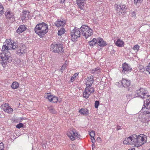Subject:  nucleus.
I'll use <instances>...</instances> for the list:
<instances>
[{
	"mask_svg": "<svg viewBox=\"0 0 150 150\" xmlns=\"http://www.w3.org/2000/svg\"><path fill=\"white\" fill-rule=\"evenodd\" d=\"M128 150H132L131 149H129Z\"/></svg>",
	"mask_w": 150,
	"mask_h": 150,
	"instance_id": "obj_64",
	"label": "nucleus"
},
{
	"mask_svg": "<svg viewBox=\"0 0 150 150\" xmlns=\"http://www.w3.org/2000/svg\"><path fill=\"white\" fill-rule=\"evenodd\" d=\"M79 73H75L71 78V82H73L74 80V79L78 75Z\"/></svg>",
	"mask_w": 150,
	"mask_h": 150,
	"instance_id": "obj_37",
	"label": "nucleus"
},
{
	"mask_svg": "<svg viewBox=\"0 0 150 150\" xmlns=\"http://www.w3.org/2000/svg\"><path fill=\"white\" fill-rule=\"evenodd\" d=\"M126 97L127 99L129 100L135 97L134 96H133L132 94H127L126 95Z\"/></svg>",
	"mask_w": 150,
	"mask_h": 150,
	"instance_id": "obj_38",
	"label": "nucleus"
},
{
	"mask_svg": "<svg viewBox=\"0 0 150 150\" xmlns=\"http://www.w3.org/2000/svg\"><path fill=\"white\" fill-rule=\"evenodd\" d=\"M129 144L139 147L142 145L146 142L147 137L142 134L139 136L134 134L132 136L127 138Z\"/></svg>",
	"mask_w": 150,
	"mask_h": 150,
	"instance_id": "obj_1",
	"label": "nucleus"
},
{
	"mask_svg": "<svg viewBox=\"0 0 150 150\" xmlns=\"http://www.w3.org/2000/svg\"><path fill=\"white\" fill-rule=\"evenodd\" d=\"M4 57V54L3 52H2V53H0V58L2 59Z\"/></svg>",
	"mask_w": 150,
	"mask_h": 150,
	"instance_id": "obj_50",
	"label": "nucleus"
},
{
	"mask_svg": "<svg viewBox=\"0 0 150 150\" xmlns=\"http://www.w3.org/2000/svg\"><path fill=\"white\" fill-rule=\"evenodd\" d=\"M48 109L51 113L54 114L56 112L55 110L52 106L48 107Z\"/></svg>",
	"mask_w": 150,
	"mask_h": 150,
	"instance_id": "obj_35",
	"label": "nucleus"
},
{
	"mask_svg": "<svg viewBox=\"0 0 150 150\" xmlns=\"http://www.w3.org/2000/svg\"><path fill=\"white\" fill-rule=\"evenodd\" d=\"M23 124L22 123H19L16 125V127L18 129H20L23 127Z\"/></svg>",
	"mask_w": 150,
	"mask_h": 150,
	"instance_id": "obj_41",
	"label": "nucleus"
},
{
	"mask_svg": "<svg viewBox=\"0 0 150 150\" xmlns=\"http://www.w3.org/2000/svg\"><path fill=\"white\" fill-rule=\"evenodd\" d=\"M136 93L138 96L142 99H146V102L144 101V105L145 106V104H146V109L147 110L148 108H150V95H148L147 91L143 88H140L136 91Z\"/></svg>",
	"mask_w": 150,
	"mask_h": 150,
	"instance_id": "obj_3",
	"label": "nucleus"
},
{
	"mask_svg": "<svg viewBox=\"0 0 150 150\" xmlns=\"http://www.w3.org/2000/svg\"><path fill=\"white\" fill-rule=\"evenodd\" d=\"M91 94V93H90L87 91H86V89L85 88L83 92V97L86 98H88Z\"/></svg>",
	"mask_w": 150,
	"mask_h": 150,
	"instance_id": "obj_30",
	"label": "nucleus"
},
{
	"mask_svg": "<svg viewBox=\"0 0 150 150\" xmlns=\"http://www.w3.org/2000/svg\"><path fill=\"white\" fill-rule=\"evenodd\" d=\"M4 145L3 143H0V150H4Z\"/></svg>",
	"mask_w": 150,
	"mask_h": 150,
	"instance_id": "obj_48",
	"label": "nucleus"
},
{
	"mask_svg": "<svg viewBox=\"0 0 150 150\" xmlns=\"http://www.w3.org/2000/svg\"><path fill=\"white\" fill-rule=\"evenodd\" d=\"M18 47V43L17 41L15 42L12 40L11 39H7L6 41L4 43V45L2 47Z\"/></svg>",
	"mask_w": 150,
	"mask_h": 150,
	"instance_id": "obj_8",
	"label": "nucleus"
},
{
	"mask_svg": "<svg viewBox=\"0 0 150 150\" xmlns=\"http://www.w3.org/2000/svg\"><path fill=\"white\" fill-rule=\"evenodd\" d=\"M50 50L54 53H62L64 52L63 47H50Z\"/></svg>",
	"mask_w": 150,
	"mask_h": 150,
	"instance_id": "obj_21",
	"label": "nucleus"
},
{
	"mask_svg": "<svg viewBox=\"0 0 150 150\" xmlns=\"http://www.w3.org/2000/svg\"><path fill=\"white\" fill-rule=\"evenodd\" d=\"M99 105V101H96L95 103V107L96 108H98Z\"/></svg>",
	"mask_w": 150,
	"mask_h": 150,
	"instance_id": "obj_46",
	"label": "nucleus"
},
{
	"mask_svg": "<svg viewBox=\"0 0 150 150\" xmlns=\"http://www.w3.org/2000/svg\"><path fill=\"white\" fill-rule=\"evenodd\" d=\"M66 67V64H63L60 69L61 71V72H63V71L65 69Z\"/></svg>",
	"mask_w": 150,
	"mask_h": 150,
	"instance_id": "obj_43",
	"label": "nucleus"
},
{
	"mask_svg": "<svg viewBox=\"0 0 150 150\" xmlns=\"http://www.w3.org/2000/svg\"><path fill=\"white\" fill-rule=\"evenodd\" d=\"M89 134L91 137V138L94 137L95 136V132L94 131H92L91 132H90Z\"/></svg>",
	"mask_w": 150,
	"mask_h": 150,
	"instance_id": "obj_42",
	"label": "nucleus"
},
{
	"mask_svg": "<svg viewBox=\"0 0 150 150\" xmlns=\"http://www.w3.org/2000/svg\"><path fill=\"white\" fill-rule=\"evenodd\" d=\"M66 23V21L63 19H58L57 21L54 23L55 25L57 27L61 26H63Z\"/></svg>",
	"mask_w": 150,
	"mask_h": 150,
	"instance_id": "obj_16",
	"label": "nucleus"
},
{
	"mask_svg": "<svg viewBox=\"0 0 150 150\" xmlns=\"http://www.w3.org/2000/svg\"><path fill=\"white\" fill-rule=\"evenodd\" d=\"M53 96L49 95V94H48L46 98L49 100L50 101V102H52V98L53 97Z\"/></svg>",
	"mask_w": 150,
	"mask_h": 150,
	"instance_id": "obj_40",
	"label": "nucleus"
},
{
	"mask_svg": "<svg viewBox=\"0 0 150 150\" xmlns=\"http://www.w3.org/2000/svg\"><path fill=\"white\" fill-rule=\"evenodd\" d=\"M136 11H134L131 13V16L132 17L135 18L136 17Z\"/></svg>",
	"mask_w": 150,
	"mask_h": 150,
	"instance_id": "obj_45",
	"label": "nucleus"
},
{
	"mask_svg": "<svg viewBox=\"0 0 150 150\" xmlns=\"http://www.w3.org/2000/svg\"><path fill=\"white\" fill-rule=\"evenodd\" d=\"M146 71L149 72L150 74V62L148 66L146 67Z\"/></svg>",
	"mask_w": 150,
	"mask_h": 150,
	"instance_id": "obj_44",
	"label": "nucleus"
},
{
	"mask_svg": "<svg viewBox=\"0 0 150 150\" xmlns=\"http://www.w3.org/2000/svg\"><path fill=\"white\" fill-rule=\"evenodd\" d=\"M65 29L64 28H61L59 30H58V35L60 36L61 35L65 33Z\"/></svg>",
	"mask_w": 150,
	"mask_h": 150,
	"instance_id": "obj_34",
	"label": "nucleus"
},
{
	"mask_svg": "<svg viewBox=\"0 0 150 150\" xmlns=\"http://www.w3.org/2000/svg\"><path fill=\"white\" fill-rule=\"evenodd\" d=\"M80 29L82 34L86 38H88L93 34L92 29L87 25H82Z\"/></svg>",
	"mask_w": 150,
	"mask_h": 150,
	"instance_id": "obj_4",
	"label": "nucleus"
},
{
	"mask_svg": "<svg viewBox=\"0 0 150 150\" xmlns=\"http://www.w3.org/2000/svg\"><path fill=\"white\" fill-rule=\"evenodd\" d=\"M130 83V80L123 78L121 81H119L118 83H116V84L117 85L118 84L121 83V86L127 88L129 86Z\"/></svg>",
	"mask_w": 150,
	"mask_h": 150,
	"instance_id": "obj_10",
	"label": "nucleus"
},
{
	"mask_svg": "<svg viewBox=\"0 0 150 150\" xmlns=\"http://www.w3.org/2000/svg\"><path fill=\"white\" fill-rule=\"evenodd\" d=\"M5 15L7 19H12L13 18L14 13L10 10L8 9L5 12Z\"/></svg>",
	"mask_w": 150,
	"mask_h": 150,
	"instance_id": "obj_14",
	"label": "nucleus"
},
{
	"mask_svg": "<svg viewBox=\"0 0 150 150\" xmlns=\"http://www.w3.org/2000/svg\"><path fill=\"white\" fill-rule=\"evenodd\" d=\"M14 61H15L14 63L17 64H19L21 62L20 59H19L17 58H16V59H14Z\"/></svg>",
	"mask_w": 150,
	"mask_h": 150,
	"instance_id": "obj_49",
	"label": "nucleus"
},
{
	"mask_svg": "<svg viewBox=\"0 0 150 150\" xmlns=\"http://www.w3.org/2000/svg\"><path fill=\"white\" fill-rule=\"evenodd\" d=\"M115 44L117 46L122 47L124 46V42L121 40L118 39L115 43Z\"/></svg>",
	"mask_w": 150,
	"mask_h": 150,
	"instance_id": "obj_26",
	"label": "nucleus"
},
{
	"mask_svg": "<svg viewBox=\"0 0 150 150\" xmlns=\"http://www.w3.org/2000/svg\"><path fill=\"white\" fill-rule=\"evenodd\" d=\"M68 136L72 141L74 140L75 139V137L74 136L79 139L81 138L80 135L73 128L71 129L69 133L68 134Z\"/></svg>",
	"mask_w": 150,
	"mask_h": 150,
	"instance_id": "obj_6",
	"label": "nucleus"
},
{
	"mask_svg": "<svg viewBox=\"0 0 150 150\" xmlns=\"http://www.w3.org/2000/svg\"><path fill=\"white\" fill-rule=\"evenodd\" d=\"M31 17L30 13L28 11H24L21 16V18L23 21V20H27Z\"/></svg>",
	"mask_w": 150,
	"mask_h": 150,
	"instance_id": "obj_11",
	"label": "nucleus"
},
{
	"mask_svg": "<svg viewBox=\"0 0 150 150\" xmlns=\"http://www.w3.org/2000/svg\"><path fill=\"white\" fill-rule=\"evenodd\" d=\"M66 61L65 62V64H66Z\"/></svg>",
	"mask_w": 150,
	"mask_h": 150,
	"instance_id": "obj_63",
	"label": "nucleus"
},
{
	"mask_svg": "<svg viewBox=\"0 0 150 150\" xmlns=\"http://www.w3.org/2000/svg\"><path fill=\"white\" fill-rule=\"evenodd\" d=\"M27 29V27L24 25H20L16 30V33L18 34L22 33Z\"/></svg>",
	"mask_w": 150,
	"mask_h": 150,
	"instance_id": "obj_20",
	"label": "nucleus"
},
{
	"mask_svg": "<svg viewBox=\"0 0 150 150\" xmlns=\"http://www.w3.org/2000/svg\"><path fill=\"white\" fill-rule=\"evenodd\" d=\"M65 0H61V2L62 3H64V2L65 1Z\"/></svg>",
	"mask_w": 150,
	"mask_h": 150,
	"instance_id": "obj_58",
	"label": "nucleus"
},
{
	"mask_svg": "<svg viewBox=\"0 0 150 150\" xmlns=\"http://www.w3.org/2000/svg\"><path fill=\"white\" fill-rule=\"evenodd\" d=\"M58 100V99L57 98L56 96H53L52 102L54 103H57Z\"/></svg>",
	"mask_w": 150,
	"mask_h": 150,
	"instance_id": "obj_39",
	"label": "nucleus"
},
{
	"mask_svg": "<svg viewBox=\"0 0 150 150\" xmlns=\"http://www.w3.org/2000/svg\"><path fill=\"white\" fill-rule=\"evenodd\" d=\"M85 88L86 89V91H87L91 94L93 93L95 91L94 88L91 87V86H86Z\"/></svg>",
	"mask_w": 150,
	"mask_h": 150,
	"instance_id": "obj_31",
	"label": "nucleus"
},
{
	"mask_svg": "<svg viewBox=\"0 0 150 150\" xmlns=\"http://www.w3.org/2000/svg\"><path fill=\"white\" fill-rule=\"evenodd\" d=\"M12 60V58L10 55H7L3 57L1 63L2 64H7V63L11 62Z\"/></svg>",
	"mask_w": 150,
	"mask_h": 150,
	"instance_id": "obj_12",
	"label": "nucleus"
},
{
	"mask_svg": "<svg viewBox=\"0 0 150 150\" xmlns=\"http://www.w3.org/2000/svg\"><path fill=\"white\" fill-rule=\"evenodd\" d=\"M97 44L100 47H104L107 45V43L104 41L102 38H97Z\"/></svg>",
	"mask_w": 150,
	"mask_h": 150,
	"instance_id": "obj_15",
	"label": "nucleus"
},
{
	"mask_svg": "<svg viewBox=\"0 0 150 150\" xmlns=\"http://www.w3.org/2000/svg\"><path fill=\"white\" fill-rule=\"evenodd\" d=\"M17 54L19 55H21L22 54L25 53L26 52L25 47H17Z\"/></svg>",
	"mask_w": 150,
	"mask_h": 150,
	"instance_id": "obj_23",
	"label": "nucleus"
},
{
	"mask_svg": "<svg viewBox=\"0 0 150 150\" xmlns=\"http://www.w3.org/2000/svg\"><path fill=\"white\" fill-rule=\"evenodd\" d=\"M63 45L62 43H59L54 42L51 45V47H63Z\"/></svg>",
	"mask_w": 150,
	"mask_h": 150,
	"instance_id": "obj_33",
	"label": "nucleus"
},
{
	"mask_svg": "<svg viewBox=\"0 0 150 150\" xmlns=\"http://www.w3.org/2000/svg\"><path fill=\"white\" fill-rule=\"evenodd\" d=\"M81 33L80 29L76 27H75L71 32L72 40L74 42L76 41L77 38L80 37Z\"/></svg>",
	"mask_w": 150,
	"mask_h": 150,
	"instance_id": "obj_5",
	"label": "nucleus"
},
{
	"mask_svg": "<svg viewBox=\"0 0 150 150\" xmlns=\"http://www.w3.org/2000/svg\"><path fill=\"white\" fill-rule=\"evenodd\" d=\"M139 68L140 70H142V71H144L145 70L144 67L142 65H140L139 66Z\"/></svg>",
	"mask_w": 150,
	"mask_h": 150,
	"instance_id": "obj_51",
	"label": "nucleus"
},
{
	"mask_svg": "<svg viewBox=\"0 0 150 150\" xmlns=\"http://www.w3.org/2000/svg\"><path fill=\"white\" fill-rule=\"evenodd\" d=\"M3 110L6 112L8 113H11L13 111V109L9 106L8 103H5L1 106Z\"/></svg>",
	"mask_w": 150,
	"mask_h": 150,
	"instance_id": "obj_13",
	"label": "nucleus"
},
{
	"mask_svg": "<svg viewBox=\"0 0 150 150\" xmlns=\"http://www.w3.org/2000/svg\"><path fill=\"white\" fill-rule=\"evenodd\" d=\"M139 47H132V49L134 50L137 51L139 50Z\"/></svg>",
	"mask_w": 150,
	"mask_h": 150,
	"instance_id": "obj_54",
	"label": "nucleus"
},
{
	"mask_svg": "<svg viewBox=\"0 0 150 150\" xmlns=\"http://www.w3.org/2000/svg\"><path fill=\"white\" fill-rule=\"evenodd\" d=\"M115 52V51H114V50H112L111 51V53H114V52Z\"/></svg>",
	"mask_w": 150,
	"mask_h": 150,
	"instance_id": "obj_59",
	"label": "nucleus"
},
{
	"mask_svg": "<svg viewBox=\"0 0 150 150\" xmlns=\"http://www.w3.org/2000/svg\"><path fill=\"white\" fill-rule=\"evenodd\" d=\"M131 149L132 150H135V149Z\"/></svg>",
	"mask_w": 150,
	"mask_h": 150,
	"instance_id": "obj_61",
	"label": "nucleus"
},
{
	"mask_svg": "<svg viewBox=\"0 0 150 150\" xmlns=\"http://www.w3.org/2000/svg\"><path fill=\"white\" fill-rule=\"evenodd\" d=\"M19 83L16 81L13 82L11 85V87L13 89H17L19 87Z\"/></svg>",
	"mask_w": 150,
	"mask_h": 150,
	"instance_id": "obj_28",
	"label": "nucleus"
},
{
	"mask_svg": "<svg viewBox=\"0 0 150 150\" xmlns=\"http://www.w3.org/2000/svg\"><path fill=\"white\" fill-rule=\"evenodd\" d=\"M100 69L99 67H97L91 70V72L93 74H99L100 72Z\"/></svg>",
	"mask_w": 150,
	"mask_h": 150,
	"instance_id": "obj_25",
	"label": "nucleus"
},
{
	"mask_svg": "<svg viewBox=\"0 0 150 150\" xmlns=\"http://www.w3.org/2000/svg\"><path fill=\"white\" fill-rule=\"evenodd\" d=\"M48 25L44 22L39 23L36 25L34 30L36 34L42 38L48 32Z\"/></svg>",
	"mask_w": 150,
	"mask_h": 150,
	"instance_id": "obj_2",
	"label": "nucleus"
},
{
	"mask_svg": "<svg viewBox=\"0 0 150 150\" xmlns=\"http://www.w3.org/2000/svg\"><path fill=\"white\" fill-rule=\"evenodd\" d=\"M143 0H134V4L137 7H139L142 3Z\"/></svg>",
	"mask_w": 150,
	"mask_h": 150,
	"instance_id": "obj_32",
	"label": "nucleus"
},
{
	"mask_svg": "<svg viewBox=\"0 0 150 150\" xmlns=\"http://www.w3.org/2000/svg\"><path fill=\"white\" fill-rule=\"evenodd\" d=\"M101 139H100V137H98L97 138V141H98V142H100V141H101Z\"/></svg>",
	"mask_w": 150,
	"mask_h": 150,
	"instance_id": "obj_55",
	"label": "nucleus"
},
{
	"mask_svg": "<svg viewBox=\"0 0 150 150\" xmlns=\"http://www.w3.org/2000/svg\"><path fill=\"white\" fill-rule=\"evenodd\" d=\"M4 7L1 4H0V16L4 13Z\"/></svg>",
	"mask_w": 150,
	"mask_h": 150,
	"instance_id": "obj_36",
	"label": "nucleus"
},
{
	"mask_svg": "<svg viewBox=\"0 0 150 150\" xmlns=\"http://www.w3.org/2000/svg\"><path fill=\"white\" fill-rule=\"evenodd\" d=\"M116 8V10L117 13L120 15V13H125L126 12L127 8L126 6L124 4H121L119 5L116 4L115 5Z\"/></svg>",
	"mask_w": 150,
	"mask_h": 150,
	"instance_id": "obj_7",
	"label": "nucleus"
},
{
	"mask_svg": "<svg viewBox=\"0 0 150 150\" xmlns=\"http://www.w3.org/2000/svg\"><path fill=\"white\" fill-rule=\"evenodd\" d=\"M127 138H125V139L123 141V143L125 144H129V142L127 140Z\"/></svg>",
	"mask_w": 150,
	"mask_h": 150,
	"instance_id": "obj_47",
	"label": "nucleus"
},
{
	"mask_svg": "<svg viewBox=\"0 0 150 150\" xmlns=\"http://www.w3.org/2000/svg\"><path fill=\"white\" fill-rule=\"evenodd\" d=\"M92 149H93V148H94L95 147V145L94 144H93L92 145Z\"/></svg>",
	"mask_w": 150,
	"mask_h": 150,
	"instance_id": "obj_57",
	"label": "nucleus"
},
{
	"mask_svg": "<svg viewBox=\"0 0 150 150\" xmlns=\"http://www.w3.org/2000/svg\"><path fill=\"white\" fill-rule=\"evenodd\" d=\"M8 0L9 1H11L12 0Z\"/></svg>",
	"mask_w": 150,
	"mask_h": 150,
	"instance_id": "obj_62",
	"label": "nucleus"
},
{
	"mask_svg": "<svg viewBox=\"0 0 150 150\" xmlns=\"http://www.w3.org/2000/svg\"><path fill=\"white\" fill-rule=\"evenodd\" d=\"M76 3L79 8L81 9H83L84 8L86 3L84 0H77Z\"/></svg>",
	"mask_w": 150,
	"mask_h": 150,
	"instance_id": "obj_19",
	"label": "nucleus"
},
{
	"mask_svg": "<svg viewBox=\"0 0 150 150\" xmlns=\"http://www.w3.org/2000/svg\"><path fill=\"white\" fill-rule=\"evenodd\" d=\"M86 80L87 81L86 83V86H91L93 83L94 81L93 76H90L88 77Z\"/></svg>",
	"mask_w": 150,
	"mask_h": 150,
	"instance_id": "obj_18",
	"label": "nucleus"
},
{
	"mask_svg": "<svg viewBox=\"0 0 150 150\" xmlns=\"http://www.w3.org/2000/svg\"><path fill=\"white\" fill-rule=\"evenodd\" d=\"M91 142L94 143L95 142H96V140H95L94 138H91Z\"/></svg>",
	"mask_w": 150,
	"mask_h": 150,
	"instance_id": "obj_53",
	"label": "nucleus"
},
{
	"mask_svg": "<svg viewBox=\"0 0 150 150\" xmlns=\"http://www.w3.org/2000/svg\"><path fill=\"white\" fill-rule=\"evenodd\" d=\"M134 47H139V46H138L137 45H134Z\"/></svg>",
	"mask_w": 150,
	"mask_h": 150,
	"instance_id": "obj_60",
	"label": "nucleus"
},
{
	"mask_svg": "<svg viewBox=\"0 0 150 150\" xmlns=\"http://www.w3.org/2000/svg\"><path fill=\"white\" fill-rule=\"evenodd\" d=\"M145 122H147L150 121V110H148L145 112Z\"/></svg>",
	"mask_w": 150,
	"mask_h": 150,
	"instance_id": "obj_24",
	"label": "nucleus"
},
{
	"mask_svg": "<svg viewBox=\"0 0 150 150\" xmlns=\"http://www.w3.org/2000/svg\"><path fill=\"white\" fill-rule=\"evenodd\" d=\"M116 129L117 130H119L121 129V128L120 126L119 125L117 126V128Z\"/></svg>",
	"mask_w": 150,
	"mask_h": 150,
	"instance_id": "obj_56",
	"label": "nucleus"
},
{
	"mask_svg": "<svg viewBox=\"0 0 150 150\" xmlns=\"http://www.w3.org/2000/svg\"><path fill=\"white\" fill-rule=\"evenodd\" d=\"M5 117V115H4L2 112H1L0 113V118H4Z\"/></svg>",
	"mask_w": 150,
	"mask_h": 150,
	"instance_id": "obj_52",
	"label": "nucleus"
},
{
	"mask_svg": "<svg viewBox=\"0 0 150 150\" xmlns=\"http://www.w3.org/2000/svg\"><path fill=\"white\" fill-rule=\"evenodd\" d=\"M145 112H139L138 115V118L140 121L144 122L145 123Z\"/></svg>",
	"mask_w": 150,
	"mask_h": 150,
	"instance_id": "obj_22",
	"label": "nucleus"
},
{
	"mask_svg": "<svg viewBox=\"0 0 150 150\" xmlns=\"http://www.w3.org/2000/svg\"><path fill=\"white\" fill-rule=\"evenodd\" d=\"M89 44L90 46H94L96 44H97V38H93V39L90 41L89 42Z\"/></svg>",
	"mask_w": 150,
	"mask_h": 150,
	"instance_id": "obj_29",
	"label": "nucleus"
},
{
	"mask_svg": "<svg viewBox=\"0 0 150 150\" xmlns=\"http://www.w3.org/2000/svg\"><path fill=\"white\" fill-rule=\"evenodd\" d=\"M17 47H2L1 51L3 52L4 54V56L7 55H10V53L8 51V50H12L15 49V48Z\"/></svg>",
	"mask_w": 150,
	"mask_h": 150,
	"instance_id": "obj_17",
	"label": "nucleus"
},
{
	"mask_svg": "<svg viewBox=\"0 0 150 150\" xmlns=\"http://www.w3.org/2000/svg\"><path fill=\"white\" fill-rule=\"evenodd\" d=\"M79 112L83 115H88V111L87 109L82 108L79 110Z\"/></svg>",
	"mask_w": 150,
	"mask_h": 150,
	"instance_id": "obj_27",
	"label": "nucleus"
},
{
	"mask_svg": "<svg viewBox=\"0 0 150 150\" xmlns=\"http://www.w3.org/2000/svg\"><path fill=\"white\" fill-rule=\"evenodd\" d=\"M122 72L124 74H126L129 73L132 70V68L130 65L128 64L124 63L122 64Z\"/></svg>",
	"mask_w": 150,
	"mask_h": 150,
	"instance_id": "obj_9",
	"label": "nucleus"
}]
</instances>
